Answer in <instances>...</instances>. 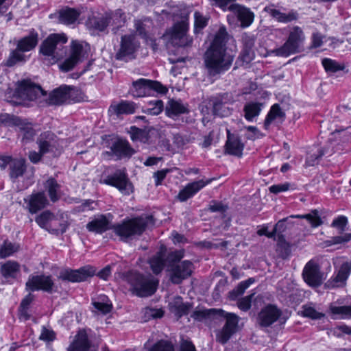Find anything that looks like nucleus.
I'll return each instance as SVG.
<instances>
[{"instance_id":"nucleus-19","label":"nucleus","mask_w":351,"mask_h":351,"mask_svg":"<svg viewBox=\"0 0 351 351\" xmlns=\"http://www.w3.org/2000/svg\"><path fill=\"white\" fill-rule=\"evenodd\" d=\"M95 271V268L89 265L75 270L66 269L60 271L59 278L62 280L80 282L93 276Z\"/></svg>"},{"instance_id":"nucleus-61","label":"nucleus","mask_w":351,"mask_h":351,"mask_svg":"<svg viewBox=\"0 0 351 351\" xmlns=\"http://www.w3.org/2000/svg\"><path fill=\"white\" fill-rule=\"evenodd\" d=\"M184 251L183 250H176L169 253L167 257L169 262L171 265L180 263V260L184 257Z\"/></svg>"},{"instance_id":"nucleus-32","label":"nucleus","mask_w":351,"mask_h":351,"mask_svg":"<svg viewBox=\"0 0 351 351\" xmlns=\"http://www.w3.org/2000/svg\"><path fill=\"white\" fill-rule=\"evenodd\" d=\"M226 151L228 154L240 157L242 156L244 144L239 136L228 132V138L226 143Z\"/></svg>"},{"instance_id":"nucleus-33","label":"nucleus","mask_w":351,"mask_h":351,"mask_svg":"<svg viewBox=\"0 0 351 351\" xmlns=\"http://www.w3.org/2000/svg\"><path fill=\"white\" fill-rule=\"evenodd\" d=\"M110 223L106 216L100 215L88 222L86 224V228L90 232L101 234L111 228Z\"/></svg>"},{"instance_id":"nucleus-43","label":"nucleus","mask_w":351,"mask_h":351,"mask_svg":"<svg viewBox=\"0 0 351 351\" xmlns=\"http://www.w3.org/2000/svg\"><path fill=\"white\" fill-rule=\"evenodd\" d=\"M68 223L64 219L63 214L55 215L50 221L48 231L53 234H62L66 232Z\"/></svg>"},{"instance_id":"nucleus-48","label":"nucleus","mask_w":351,"mask_h":351,"mask_svg":"<svg viewBox=\"0 0 351 351\" xmlns=\"http://www.w3.org/2000/svg\"><path fill=\"white\" fill-rule=\"evenodd\" d=\"M94 308L101 313L106 315L112 311V305L106 296L100 298V300L93 302Z\"/></svg>"},{"instance_id":"nucleus-8","label":"nucleus","mask_w":351,"mask_h":351,"mask_svg":"<svg viewBox=\"0 0 351 351\" xmlns=\"http://www.w3.org/2000/svg\"><path fill=\"white\" fill-rule=\"evenodd\" d=\"M167 90V88L159 82L144 78L134 81L130 88V93L134 97L149 96L154 92L165 94Z\"/></svg>"},{"instance_id":"nucleus-58","label":"nucleus","mask_w":351,"mask_h":351,"mask_svg":"<svg viewBox=\"0 0 351 351\" xmlns=\"http://www.w3.org/2000/svg\"><path fill=\"white\" fill-rule=\"evenodd\" d=\"M293 184L289 182H285L282 184L272 185L269 187V189L271 193L276 194L280 192L287 191L289 189H294L295 188L293 187Z\"/></svg>"},{"instance_id":"nucleus-47","label":"nucleus","mask_w":351,"mask_h":351,"mask_svg":"<svg viewBox=\"0 0 351 351\" xmlns=\"http://www.w3.org/2000/svg\"><path fill=\"white\" fill-rule=\"evenodd\" d=\"M330 313L332 314L334 318H339L343 319L351 318V305L350 306H330Z\"/></svg>"},{"instance_id":"nucleus-45","label":"nucleus","mask_w":351,"mask_h":351,"mask_svg":"<svg viewBox=\"0 0 351 351\" xmlns=\"http://www.w3.org/2000/svg\"><path fill=\"white\" fill-rule=\"evenodd\" d=\"M19 270L20 265L15 261H8L1 267V272L5 278H15Z\"/></svg>"},{"instance_id":"nucleus-34","label":"nucleus","mask_w":351,"mask_h":351,"mask_svg":"<svg viewBox=\"0 0 351 351\" xmlns=\"http://www.w3.org/2000/svg\"><path fill=\"white\" fill-rule=\"evenodd\" d=\"M169 309L178 317L187 315L192 306L189 303H184L180 296L175 297L169 304Z\"/></svg>"},{"instance_id":"nucleus-13","label":"nucleus","mask_w":351,"mask_h":351,"mask_svg":"<svg viewBox=\"0 0 351 351\" xmlns=\"http://www.w3.org/2000/svg\"><path fill=\"white\" fill-rule=\"evenodd\" d=\"M81 94L74 86L62 85L51 91L49 95L48 104L50 105H62L71 101H80L77 95Z\"/></svg>"},{"instance_id":"nucleus-23","label":"nucleus","mask_w":351,"mask_h":351,"mask_svg":"<svg viewBox=\"0 0 351 351\" xmlns=\"http://www.w3.org/2000/svg\"><path fill=\"white\" fill-rule=\"evenodd\" d=\"M137 105L131 101L121 100L119 102L113 101L108 108L110 116L115 115L117 117L123 114H132L136 112Z\"/></svg>"},{"instance_id":"nucleus-57","label":"nucleus","mask_w":351,"mask_h":351,"mask_svg":"<svg viewBox=\"0 0 351 351\" xmlns=\"http://www.w3.org/2000/svg\"><path fill=\"white\" fill-rule=\"evenodd\" d=\"M351 241V233L334 236L330 238V246L333 245H344Z\"/></svg>"},{"instance_id":"nucleus-30","label":"nucleus","mask_w":351,"mask_h":351,"mask_svg":"<svg viewBox=\"0 0 351 351\" xmlns=\"http://www.w3.org/2000/svg\"><path fill=\"white\" fill-rule=\"evenodd\" d=\"M209 104L213 108L215 115L227 117L231 114L232 110L228 106L226 98L224 95H217L210 99Z\"/></svg>"},{"instance_id":"nucleus-11","label":"nucleus","mask_w":351,"mask_h":351,"mask_svg":"<svg viewBox=\"0 0 351 351\" xmlns=\"http://www.w3.org/2000/svg\"><path fill=\"white\" fill-rule=\"evenodd\" d=\"M34 173V168H28L25 160L23 158H14L10 163L9 176L11 180L15 182L18 178L25 176L26 188L33 184Z\"/></svg>"},{"instance_id":"nucleus-6","label":"nucleus","mask_w":351,"mask_h":351,"mask_svg":"<svg viewBox=\"0 0 351 351\" xmlns=\"http://www.w3.org/2000/svg\"><path fill=\"white\" fill-rule=\"evenodd\" d=\"M110 169L106 167L99 182L117 188L121 193L130 195L133 192V186L130 181L125 169H117L112 175L106 176V172Z\"/></svg>"},{"instance_id":"nucleus-31","label":"nucleus","mask_w":351,"mask_h":351,"mask_svg":"<svg viewBox=\"0 0 351 351\" xmlns=\"http://www.w3.org/2000/svg\"><path fill=\"white\" fill-rule=\"evenodd\" d=\"M265 11L272 18L280 23H289L298 19V13L296 12L291 10L288 13L282 12L274 5L265 7Z\"/></svg>"},{"instance_id":"nucleus-37","label":"nucleus","mask_w":351,"mask_h":351,"mask_svg":"<svg viewBox=\"0 0 351 351\" xmlns=\"http://www.w3.org/2000/svg\"><path fill=\"white\" fill-rule=\"evenodd\" d=\"M86 25L90 29L104 32L109 25L108 17L106 13L101 16H92L88 17Z\"/></svg>"},{"instance_id":"nucleus-2","label":"nucleus","mask_w":351,"mask_h":351,"mask_svg":"<svg viewBox=\"0 0 351 351\" xmlns=\"http://www.w3.org/2000/svg\"><path fill=\"white\" fill-rule=\"evenodd\" d=\"M122 279L130 285V291L138 297L153 295L158 283L152 276H144L134 271L123 274Z\"/></svg>"},{"instance_id":"nucleus-26","label":"nucleus","mask_w":351,"mask_h":351,"mask_svg":"<svg viewBox=\"0 0 351 351\" xmlns=\"http://www.w3.org/2000/svg\"><path fill=\"white\" fill-rule=\"evenodd\" d=\"M213 180L214 178H210L206 181L200 180L188 184L182 190L180 191L178 195V199L181 202L187 200L204 186L210 184Z\"/></svg>"},{"instance_id":"nucleus-60","label":"nucleus","mask_w":351,"mask_h":351,"mask_svg":"<svg viewBox=\"0 0 351 351\" xmlns=\"http://www.w3.org/2000/svg\"><path fill=\"white\" fill-rule=\"evenodd\" d=\"M253 296L254 293L241 298L238 301V307L243 311H248L251 308V304Z\"/></svg>"},{"instance_id":"nucleus-41","label":"nucleus","mask_w":351,"mask_h":351,"mask_svg":"<svg viewBox=\"0 0 351 351\" xmlns=\"http://www.w3.org/2000/svg\"><path fill=\"white\" fill-rule=\"evenodd\" d=\"M108 17L109 25L114 26L112 31L116 34L119 27L124 25L126 17L125 13L120 9L112 12H106Z\"/></svg>"},{"instance_id":"nucleus-51","label":"nucleus","mask_w":351,"mask_h":351,"mask_svg":"<svg viewBox=\"0 0 351 351\" xmlns=\"http://www.w3.org/2000/svg\"><path fill=\"white\" fill-rule=\"evenodd\" d=\"M194 31L198 33L208 24V18L204 16L201 12L195 11L194 13Z\"/></svg>"},{"instance_id":"nucleus-27","label":"nucleus","mask_w":351,"mask_h":351,"mask_svg":"<svg viewBox=\"0 0 351 351\" xmlns=\"http://www.w3.org/2000/svg\"><path fill=\"white\" fill-rule=\"evenodd\" d=\"M91 343L84 330H80L73 341L66 348V351H91Z\"/></svg>"},{"instance_id":"nucleus-28","label":"nucleus","mask_w":351,"mask_h":351,"mask_svg":"<svg viewBox=\"0 0 351 351\" xmlns=\"http://www.w3.org/2000/svg\"><path fill=\"white\" fill-rule=\"evenodd\" d=\"M40 151L43 154L52 152L58 145L56 136L51 132L47 131L41 133L37 138Z\"/></svg>"},{"instance_id":"nucleus-24","label":"nucleus","mask_w":351,"mask_h":351,"mask_svg":"<svg viewBox=\"0 0 351 351\" xmlns=\"http://www.w3.org/2000/svg\"><path fill=\"white\" fill-rule=\"evenodd\" d=\"M29 212L34 214L44 208L48 204V200L44 192L33 193L24 199Z\"/></svg>"},{"instance_id":"nucleus-62","label":"nucleus","mask_w":351,"mask_h":351,"mask_svg":"<svg viewBox=\"0 0 351 351\" xmlns=\"http://www.w3.org/2000/svg\"><path fill=\"white\" fill-rule=\"evenodd\" d=\"M332 332L337 337H342L343 334L351 335V327L346 324L339 325L334 328Z\"/></svg>"},{"instance_id":"nucleus-20","label":"nucleus","mask_w":351,"mask_h":351,"mask_svg":"<svg viewBox=\"0 0 351 351\" xmlns=\"http://www.w3.org/2000/svg\"><path fill=\"white\" fill-rule=\"evenodd\" d=\"M26 287L32 291L42 290L51 293L54 291L55 285L51 276L37 275L29 277Z\"/></svg>"},{"instance_id":"nucleus-5","label":"nucleus","mask_w":351,"mask_h":351,"mask_svg":"<svg viewBox=\"0 0 351 351\" xmlns=\"http://www.w3.org/2000/svg\"><path fill=\"white\" fill-rule=\"evenodd\" d=\"M149 217H136L125 220L112 227L113 232L120 240L127 242L136 236L141 235L145 230Z\"/></svg>"},{"instance_id":"nucleus-9","label":"nucleus","mask_w":351,"mask_h":351,"mask_svg":"<svg viewBox=\"0 0 351 351\" xmlns=\"http://www.w3.org/2000/svg\"><path fill=\"white\" fill-rule=\"evenodd\" d=\"M89 45L86 43L73 40L71 44L70 56L60 64V69L67 72L88 56Z\"/></svg>"},{"instance_id":"nucleus-12","label":"nucleus","mask_w":351,"mask_h":351,"mask_svg":"<svg viewBox=\"0 0 351 351\" xmlns=\"http://www.w3.org/2000/svg\"><path fill=\"white\" fill-rule=\"evenodd\" d=\"M108 147L109 151H105L102 153L101 156L104 160L114 159L119 160L123 158H129L135 152L129 142L123 139H116L112 141Z\"/></svg>"},{"instance_id":"nucleus-54","label":"nucleus","mask_w":351,"mask_h":351,"mask_svg":"<svg viewBox=\"0 0 351 351\" xmlns=\"http://www.w3.org/2000/svg\"><path fill=\"white\" fill-rule=\"evenodd\" d=\"M302 314L304 317L313 319H319L324 317V313L317 311L313 307L308 305H304L302 306Z\"/></svg>"},{"instance_id":"nucleus-25","label":"nucleus","mask_w":351,"mask_h":351,"mask_svg":"<svg viewBox=\"0 0 351 351\" xmlns=\"http://www.w3.org/2000/svg\"><path fill=\"white\" fill-rule=\"evenodd\" d=\"M241 22L243 27L250 26L254 21V14L249 8L238 3L230 4V10Z\"/></svg>"},{"instance_id":"nucleus-55","label":"nucleus","mask_w":351,"mask_h":351,"mask_svg":"<svg viewBox=\"0 0 351 351\" xmlns=\"http://www.w3.org/2000/svg\"><path fill=\"white\" fill-rule=\"evenodd\" d=\"M255 53L254 49H243L241 55L239 57V60L242 62V65H247L251 61L254 60Z\"/></svg>"},{"instance_id":"nucleus-35","label":"nucleus","mask_w":351,"mask_h":351,"mask_svg":"<svg viewBox=\"0 0 351 351\" xmlns=\"http://www.w3.org/2000/svg\"><path fill=\"white\" fill-rule=\"evenodd\" d=\"M188 112L187 106L181 100L170 99L165 108L166 114L172 119Z\"/></svg>"},{"instance_id":"nucleus-10","label":"nucleus","mask_w":351,"mask_h":351,"mask_svg":"<svg viewBox=\"0 0 351 351\" xmlns=\"http://www.w3.org/2000/svg\"><path fill=\"white\" fill-rule=\"evenodd\" d=\"M287 317L283 316L282 311L275 304H267L261 308L257 316V323L261 328H267L278 322L283 325Z\"/></svg>"},{"instance_id":"nucleus-16","label":"nucleus","mask_w":351,"mask_h":351,"mask_svg":"<svg viewBox=\"0 0 351 351\" xmlns=\"http://www.w3.org/2000/svg\"><path fill=\"white\" fill-rule=\"evenodd\" d=\"M289 218H302L305 219L312 228H316L322 223V220L319 215L317 210H313L306 215H291L289 217L284 218L278 221L274 228L275 236L278 234L279 240L283 239L282 233L286 230L285 222Z\"/></svg>"},{"instance_id":"nucleus-17","label":"nucleus","mask_w":351,"mask_h":351,"mask_svg":"<svg viewBox=\"0 0 351 351\" xmlns=\"http://www.w3.org/2000/svg\"><path fill=\"white\" fill-rule=\"evenodd\" d=\"M45 94L41 86L30 80H23L19 83L15 95L23 100L33 101Z\"/></svg>"},{"instance_id":"nucleus-22","label":"nucleus","mask_w":351,"mask_h":351,"mask_svg":"<svg viewBox=\"0 0 351 351\" xmlns=\"http://www.w3.org/2000/svg\"><path fill=\"white\" fill-rule=\"evenodd\" d=\"M193 265L190 261H183L170 265V280L173 284H180L189 278L193 271Z\"/></svg>"},{"instance_id":"nucleus-64","label":"nucleus","mask_w":351,"mask_h":351,"mask_svg":"<svg viewBox=\"0 0 351 351\" xmlns=\"http://www.w3.org/2000/svg\"><path fill=\"white\" fill-rule=\"evenodd\" d=\"M254 281L253 278H250L246 280L242 281L238 285L234 291L236 292L237 295H242Z\"/></svg>"},{"instance_id":"nucleus-14","label":"nucleus","mask_w":351,"mask_h":351,"mask_svg":"<svg viewBox=\"0 0 351 351\" xmlns=\"http://www.w3.org/2000/svg\"><path fill=\"white\" fill-rule=\"evenodd\" d=\"M327 274L321 270L317 261L311 260L304 266L302 271V278L310 287H319L326 278Z\"/></svg>"},{"instance_id":"nucleus-7","label":"nucleus","mask_w":351,"mask_h":351,"mask_svg":"<svg viewBox=\"0 0 351 351\" xmlns=\"http://www.w3.org/2000/svg\"><path fill=\"white\" fill-rule=\"evenodd\" d=\"M304 40L302 30L294 27L290 32L287 40L279 48L272 50L271 53L277 56L287 57L300 51L301 45Z\"/></svg>"},{"instance_id":"nucleus-38","label":"nucleus","mask_w":351,"mask_h":351,"mask_svg":"<svg viewBox=\"0 0 351 351\" xmlns=\"http://www.w3.org/2000/svg\"><path fill=\"white\" fill-rule=\"evenodd\" d=\"M13 123L16 125L23 136V141H29L35 135V131L30 123L26 122L19 117L12 119Z\"/></svg>"},{"instance_id":"nucleus-3","label":"nucleus","mask_w":351,"mask_h":351,"mask_svg":"<svg viewBox=\"0 0 351 351\" xmlns=\"http://www.w3.org/2000/svg\"><path fill=\"white\" fill-rule=\"evenodd\" d=\"M67 40V37L64 34L49 35L40 47V53L43 56V61L47 64H53L62 59L66 53L64 45Z\"/></svg>"},{"instance_id":"nucleus-39","label":"nucleus","mask_w":351,"mask_h":351,"mask_svg":"<svg viewBox=\"0 0 351 351\" xmlns=\"http://www.w3.org/2000/svg\"><path fill=\"white\" fill-rule=\"evenodd\" d=\"M44 187L51 202H57L61 197V186L53 178H49L44 183Z\"/></svg>"},{"instance_id":"nucleus-42","label":"nucleus","mask_w":351,"mask_h":351,"mask_svg":"<svg viewBox=\"0 0 351 351\" xmlns=\"http://www.w3.org/2000/svg\"><path fill=\"white\" fill-rule=\"evenodd\" d=\"M285 119V112L280 107L279 104H275L271 107V109L265 118L264 127L265 129H267L274 121L279 120L282 121Z\"/></svg>"},{"instance_id":"nucleus-59","label":"nucleus","mask_w":351,"mask_h":351,"mask_svg":"<svg viewBox=\"0 0 351 351\" xmlns=\"http://www.w3.org/2000/svg\"><path fill=\"white\" fill-rule=\"evenodd\" d=\"M344 69L345 65L343 64H340L335 60H330V79L337 78V75L335 73L339 71H343V74L347 73L348 71H344Z\"/></svg>"},{"instance_id":"nucleus-1","label":"nucleus","mask_w":351,"mask_h":351,"mask_svg":"<svg viewBox=\"0 0 351 351\" xmlns=\"http://www.w3.org/2000/svg\"><path fill=\"white\" fill-rule=\"evenodd\" d=\"M228 36L226 27H220L204 54V64L210 77H215L227 71L232 64L235 53L226 47Z\"/></svg>"},{"instance_id":"nucleus-15","label":"nucleus","mask_w":351,"mask_h":351,"mask_svg":"<svg viewBox=\"0 0 351 351\" xmlns=\"http://www.w3.org/2000/svg\"><path fill=\"white\" fill-rule=\"evenodd\" d=\"M140 46L135 35L129 34L121 36L120 48L116 53V58L128 61L135 58V53Z\"/></svg>"},{"instance_id":"nucleus-4","label":"nucleus","mask_w":351,"mask_h":351,"mask_svg":"<svg viewBox=\"0 0 351 351\" xmlns=\"http://www.w3.org/2000/svg\"><path fill=\"white\" fill-rule=\"evenodd\" d=\"M14 43L16 48L10 51L5 62V65L9 67L27 60V57L24 53L30 51L36 47L38 43V34L35 29H32L27 36L18 40L14 39Z\"/></svg>"},{"instance_id":"nucleus-56","label":"nucleus","mask_w":351,"mask_h":351,"mask_svg":"<svg viewBox=\"0 0 351 351\" xmlns=\"http://www.w3.org/2000/svg\"><path fill=\"white\" fill-rule=\"evenodd\" d=\"M212 5L217 6L223 11H229L230 4L235 3L236 0H208Z\"/></svg>"},{"instance_id":"nucleus-18","label":"nucleus","mask_w":351,"mask_h":351,"mask_svg":"<svg viewBox=\"0 0 351 351\" xmlns=\"http://www.w3.org/2000/svg\"><path fill=\"white\" fill-rule=\"evenodd\" d=\"M189 29L187 21L183 20L176 23L170 30V38L174 45L179 47H189L193 43V39L186 32Z\"/></svg>"},{"instance_id":"nucleus-36","label":"nucleus","mask_w":351,"mask_h":351,"mask_svg":"<svg viewBox=\"0 0 351 351\" xmlns=\"http://www.w3.org/2000/svg\"><path fill=\"white\" fill-rule=\"evenodd\" d=\"M263 107V103L256 101L246 103L243 110L245 119L250 122L254 121L259 116Z\"/></svg>"},{"instance_id":"nucleus-44","label":"nucleus","mask_w":351,"mask_h":351,"mask_svg":"<svg viewBox=\"0 0 351 351\" xmlns=\"http://www.w3.org/2000/svg\"><path fill=\"white\" fill-rule=\"evenodd\" d=\"M80 12L73 8L62 10L59 14V20L61 23L70 25L74 23L78 19Z\"/></svg>"},{"instance_id":"nucleus-21","label":"nucleus","mask_w":351,"mask_h":351,"mask_svg":"<svg viewBox=\"0 0 351 351\" xmlns=\"http://www.w3.org/2000/svg\"><path fill=\"white\" fill-rule=\"evenodd\" d=\"M225 317L226 322L224 326L216 334L217 341L221 344L227 343L237 332L239 322V317L234 313H226Z\"/></svg>"},{"instance_id":"nucleus-46","label":"nucleus","mask_w":351,"mask_h":351,"mask_svg":"<svg viewBox=\"0 0 351 351\" xmlns=\"http://www.w3.org/2000/svg\"><path fill=\"white\" fill-rule=\"evenodd\" d=\"M165 262V255L162 252L157 253L149 261L150 267L155 274H158L162 271Z\"/></svg>"},{"instance_id":"nucleus-49","label":"nucleus","mask_w":351,"mask_h":351,"mask_svg":"<svg viewBox=\"0 0 351 351\" xmlns=\"http://www.w3.org/2000/svg\"><path fill=\"white\" fill-rule=\"evenodd\" d=\"M20 249V245L16 243H11L5 241L1 245L0 249V256L5 258L12 255L14 253L18 252Z\"/></svg>"},{"instance_id":"nucleus-52","label":"nucleus","mask_w":351,"mask_h":351,"mask_svg":"<svg viewBox=\"0 0 351 351\" xmlns=\"http://www.w3.org/2000/svg\"><path fill=\"white\" fill-rule=\"evenodd\" d=\"M163 110V102L160 99L152 100L148 102L145 112L152 115H158Z\"/></svg>"},{"instance_id":"nucleus-50","label":"nucleus","mask_w":351,"mask_h":351,"mask_svg":"<svg viewBox=\"0 0 351 351\" xmlns=\"http://www.w3.org/2000/svg\"><path fill=\"white\" fill-rule=\"evenodd\" d=\"M54 216L50 211L45 210L36 218V221L39 226L48 230L50 221H52Z\"/></svg>"},{"instance_id":"nucleus-63","label":"nucleus","mask_w":351,"mask_h":351,"mask_svg":"<svg viewBox=\"0 0 351 351\" xmlns=\"http://www.w3.org/2000/svg\"><path fill=\"white\" fill-rule=\"evenodd\" d=\"M254 281L253 278H250L246 280L242 281L238 285L234 291L236 292L237 295H242Z\"/></svg>"},{"instance_id":"nucleus-29","label":"nucleus","mask_w":351,"mask_h":351,"mask_svg":"<svg viewBox=\"0 0 351 351\" xmlns=\"http://www.w3.org/2000/svg\"><path fill=\"white\" fill-rule=\"evenodd\" d=\"M351 273V261L343 263L337 274L330 280V288H342L346 287L347 280Z\"/></svg>"},{"instance_id":"nucleus-53","label":"nucleus","mask_w":351,"mask_h":351,"mask_svg":"<svg viewBox=\"0 0 351 351\" xmlns=\"http://www.w3.org/2000/svg\"><path fill=\"white\" fill-rule=\"evenodd\" d=\"M347 225L348 218L345 216L341 215L335 218L330 226L333 228L336 229L339 234H341L346 230Z\"/></svg>"},{"instance_id":"nucleus-40","label":"nucleus","mask_w":351,"mask_h":351,"mask_svg":"<svg viewBox=\"0 0 351 351\" xmlns=\"http://www.w3.org/2000/svg\"><path fill=\"white\" fill-rule=\"evenodd\" d=\"M145 351H175L172 341L167 339H160L154 343L147 341L144 345Z\"/></svg>"}]
</instances>
